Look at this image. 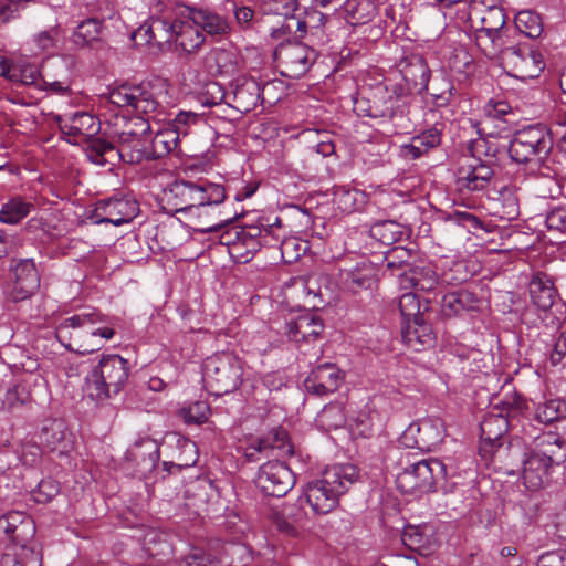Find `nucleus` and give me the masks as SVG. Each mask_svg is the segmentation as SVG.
<instances>
[{"label":"nucleus","instance_id":"nucleus-1","mask_svg":"<svg viewBox=\"0 0 566 566\" xmlns=\"http://www.w3.org/2000/svg\"><path fill=\"white\" fill-rule=\"evenodd\" d=\"M200 233L220 232V242L228 247L230 256L239 263L249 262L260 249L262 238L268 235L275 241L284 237L279 216H261L254 224L240 226L237 223H216L198 228Z\"/></svg>","mask_w":566,"mask_h":566},{"label":"nucleus","instance_id":"nucleus-2","mask_svg":"<svg viewBox=\"0 0 566 566\" xmlns=\"http://www.w3.org/2000/svg\"><path fill=\"white\" fill-rule=\"evenodd\" d=\"M57 339L82 355L94 353L114 337L108 318L98 311H84L62 319L55 329Z\"/></svg>","mask_w":566,"mask_h":566},{"label":"nucleus","instance_id":"nucleus-3","mask_svg":"<svg viewBox=\"0 0 566 566\" xmlns=\"http://www.w3.org/2000/svg\"><path fill=\"white\" fill-rule=\"evenodd\" d=\"M359 471L350 463L327 467L321 478L308 482L304 490L307 503L316 514H327L339 502V497L357 482Z\"/></svg>","mask_w":566,"mask_h":566},{"label":"nucleus","instance_id":"nucleus-4","mask_svg":"<svg viewBox=\"0 0 566 566\" xmlns=\"http://www.w3.org/2000/svg\"><path fill=\"white\" fill-rule=\"evenodd\" d=\"M552 149L551 130L541 124L528 125L516 130L507 145L511 160L520 165L542 163Z\"/></svg>","mask_w":566,"mask_h":566},{"label":"nucleus","instance_id":"nucleus-5","mask_svg":"<svg viewBox=\"0 0 566 566\" xmlns=\"http://www.w3.org/2000/svg\"><path fill=\"white\" fill-rule=\"evenodd\" d=\"M243 366L241 359L229 352L217 353L203 363L202 377L216 395L235 390L242 382Z\"/></svg>","mask_w":566,"mask_h":566},{"label":"nucleus","instance_id":"nucleus-6","mask_svg":"<svg viewBox=\"0 0 566 566\" xmlns=\"http://www.w3.org/2000/svg\"><path fill=\"white\" fill-rule=\"evenodd\" d=\"M84 151L88 160L96 165H115L120 160L134 165L149 160V140L144 136L124 146H115L105 139H93Z\"/></svg>","mask_w":566,"mask_h":566},{"label":"nucleus","instance_id":"nucleus-7","mask_svg":"<svg viewBox=\"0 0 566 566\" xmlns=\"http://www.w3.org/2000/svg\"><path fill=\"white\" fill-rule=\"evenodd\" d=\"M448 468L439 459L417 461L397 475V485L403 493L428 492L448 475Z\"/></svg>","mask_w":566,"mask_h":566},{"label":"nucleus","instance_id":"nucleus-8","mask_svg":"<svg viewBox=\"0 0 566 566\" xmlns=\"http://www.w3.org/2000/svg\"><path fill=\"white\" fill-rule=\"evenodd\" d=\"M497 51L503 66L516 78H536L545 67L542 54L527 43L503 45Z\"/></svg>","mask_w":566,"mask_h":566},{"label":"nucleus","instance_id":"nucleus-9","mask_svg":"<svg viewBox=\"0 0 566 566\" xmlns=\"http://www.w3.org/2000/svg\"><path fill=\"white\" fill-rule=\"evenodd\" d=\"M355 111L359 116L375 119L395 122L408 114V101L402 95L391 94L387 87L378 88L368 99L355 103Z\"/></svg>","mask_w":566,"mask_h":566},{"label":"nucleus","instance_id":"nucleus-10","mask_svg":"<svg viewBox=\"0 0 566 566\" xmlns=\"http://www.w3.org/2000/svg\"><path fill=\"white\" fill-rule=\"evenodd\" d=\"M446 433V424L441 418L427 417L411 422L401 433L399 441L405 448L431 451L443 441Z\"/></svg>","mask_w":566,"mask_h":566},{"label":"nucleus","instance_id":"nucleus-11","mask_svg":"<svg viewBox=\"0 0 566 566\" xmlns=\"http://www.w3.org/2000/svg\"><path fill=\"white\" fill-rule=\"evenodd\" d=\"M275 59L282 69L283 76L300 78L308 72L316 61L317 53L308 45L295 42L281 45L275 51Z\"/></svg>","mask_w":566,"mask_h":566},{"label":"nucleus","instance_id":"nucleus-12","mask_svg":"<svg viewBox=\"0 0 566 566\" xmlns=\"http://www.w3.org/2000/svg\"><path fill=\"white\" fill-rule=\"evenodd\" d=\"M254 482L265 495L282 497L294 486L295 476L283 462L269 461L260 467Z\"/></svg>","mask_w":566,"mask_h":566},{"label":"nucleus","instance_id":"nucleus-13","mask_svg":"<svg viewBox=\"0 0 566 566\" xmlns=\"http://www.w3.org/2000/svg\"><path fill=\"white\" fill-rule=\"evenodd\" d=\"M109 102L118 107H130L142 115H149L159 106L148 84H123L109 92Z\"/></svg>","mask_w":566,"mask_h":566},{"label":"nucleus","instance_id":"nucleus-14","mask_svg":"<svg viewBox=\"0 0 566 566\" xmlns=\"http://www.w3.org/2000/svg\"><path fill=\"white\" fill-rule=\"evenodd\" d=\"M13 281L9 287V297L13 302L29 298L40 286V275L33 259H20L11 264Z\"/></svg>","mask_w":566,"mask_h":566},{"label":"nucleus","instance_id":"nucleus-15","mask_svg":"<svg viewBox=\"0 0 566 566\" xmlns=\"http://www.w3.org/2000/svg\"><path fill=\"white\" fill-rule=\"evenodd\" d=\"M324 328L323 321L313 312H304L285 322L284 335L297 345L311 344L316 340Z\"/></svg>","mask_w":566,"mask_h":566},{"label":"nucleus","instance_id":"nucleus-16","mask_svg":"<svg viewBox=\"0 0 566 566\" xmlns=\"http://www.w3.org/2000/svg\"><path fill=\"white\" fill-rule=\"evenodd\" d=\"M344 381V374L334 364L325 363L314 368L304 380L306 390L316 396L336 391Z\"/></svg>","mask_w":566,"mask_h":566},{"label":"nucleus","instance_id":"nucleus-17","mask_svg":"<svg viewBox=\"0 0 566 566\" xmlns=\"http://www.w3.org/2000/svg\"><path fill=\"white\" fill-rule=\"evenodd\" d=\"M35 531L34 521L25 512L10 511L0 516V533L17 544L29 543Z\"/></svg>","mask_w":566,"mask_h":566},{"label":"nucleus","instance_id":"nucleus-18","mask_svg":"<svg viewBox=\"0 0 566 566\" xmlns=\"http://www.w3.org/2000/svg\"><path fill=\"white\" fill-rule=\"evenodd\" d=\"M481 28L476 29L475 39L481 42L484 38L489 39L495 50L504 45L503 38L507 30H504L506 14L501 7H489L480 18Z\"/></svg>","mask_w":566,"mask_h":566},{"label":"nucleus","instance_id":"nucleus-19","mask_svg":"<svg viewBox=\"0 0 566 566\" xmlns=\"http://www.w3.org/2000/svg\"><path fill=\"white\" fill-rule=\"evenodd\" d=\"M39 439L49 451L57 452L60 455H66L73 447L71 433L67 432L65 422L60 419L44 420Z\"/></svg>","mask_w":566,"mask_h":566},{"label":"nucleus","instance_id":"nucleus-20","mask_svg":"<svg viewBox=\"0 0 566 566\" xmlns=\"http://www.w3.org/2000/svg\"><path fill=\"white\" fill-rule=\"evenodd\" d=\"M95 368L99 377H103L108 386H112L117 392H119L128 380L130 373V364L127 359H124L116 354L102 355L98 364Z\"/></svg>","mask_w":566,"mask_h":566},{"label":"nucleus","instance_id":"nucleus-21","mask_svg":"<svg viewBox=\"0 0 566 566\" xmlns=\"http://www.w3.org/2000/svg\"><path fill=\"white\" fill-rule=\"evenodd\" d=\"M63 134L75 138V144L85 143V147L90 140L95 139L94 136L101 129V122L92 114L85 112L74 113L67 120L60 124Z\"/></svg>","mask_w":566,"mask_h":566},{"label":"nucleus","instance_id":"nucleus-22","mask_svg":"<svg viewBox=\"0 0 566 566\" xmlns=\"http://www.w3.org/2000/svg\"><path fill=\"white\" fill-rule=\"evenodd\" d=\"M188 18L200 31L206 32L210 36H227L231 27L229 21L209 9L188 7Z\"/></svg>","mask_w":566,"mask_h":566},{"label":"nucleus","instance_id":"nucleus-23","mask_svg":"<svg viewBox=\"0 0 566 566\" xmlns=\"http://www.w3.org/2000/svg\"><path fill=\"white\" fill-rule=\"evenodd\" d=\"M261 98V86L253 78H238L234 83L232 103H228L238 112L245 114L253 111Z\"/></svg>","mask_w":566,"mask_h":566},{"label":"nucleus","instance_id":"nucleus-24","mask_svg":"<svg viewBox=\"0 0 566 566\" xmlns=\"http://www.w3.org/2000/svg\"><path fill=\"white\" fill-rule=\"evenodd\" d=\"M492 165L494 164L471 158L467 168L459 169V185L470 190L483 189L494 175Z\"/></svg>","mask_w":566,"mask_h":566},{"label":"nucleus","instance_id":"nucleus-25","mask_svg":"<svg viewBox=\"0 0 566 566\" xmlns=\"http://www.w3.org/2000/svg\"><path fill=\"white\" fill-rule=\"evenodd\" d=\"M528 294L532 304L541 311L549 310L558 296L553 280L541 272L532 276L528 283Z\"/></svg>","mask_w":566,"mask_h":566},{"label":"nucleus","instance_id":"nucleus-26","mask_svg":"<svg viewBox=\"0 0 566 566\" xmlns=\"http://www.w3.org/2000/svg\"><path fill=\"white\" fill-rule=\"evenodd\" d=\"M505 413L501 412H489L480 424L482 450L484 451L488 446L493 448L495 443L503 437L509 430V416L511 409H503Z\"/></svg>","mask_w":566,"mask_h":566},{"label":"nucleus","instance_id":"nucleus-27","mask_svg":"<svg viewBox=\"0 0 566 566\" xmlns=\"http://www.w3.org/2000/svg\"><path fill=\"white\" fill-rule=\"evenodd\" d=\"M552 465L532 448L523 462V480L526 486L531 490L542 488Z\"/></svg>","mask_w":566,"mask_h":566},{"label":"nucleus","instance_id":"nucleus-28","mask_svg":"<svg viewBox=\"0 0 566 566\" xmlns=\"http://www.w3.org/2000/svg\"><path fill=\"white\" fill-rule=\"evenodd\" d=\"M438 275L430 266H415L399 275L398 283L401 290H416L430 292L438 285Z\"/></svg>","mask_w":566,"mask_h":566},{"label":"nucleus","instance_id":"nucleus-29","mask_svg":"<svg viewBox=\"0 0 566 566\" xmlns=\"http://www.w3.org/2000/svg\"><path fill=\"white\" fill-rule=\"evenodd\" d=\"M400 72L403 80L410 84L413 90H417L418 92L428 90L430 69L421 55L413 54L407 57L400 64Z\"/></svg>","mask_w":566,"mask_h":566},{"label":"nucleus","instance_id":"nucleus-30","mask_svg":"<svg viewBox=\"0 0 566 566\" xmlns=\"http://www.w3.org/2000/svg\"><path fill=\"white\" fill-rule=\"evenodd\" d=\"M401 539L407 547L421 555L431 554L436 546L432 528L427 525L406 526Z\"/></svg>","mask_w":566,"mask_h":566},{"label":"nucleus","instance_id":"nucleus-31","mask_svg":"<svg viewBox=\"0 0 566 566\" xmlns=\"http://www.w3.org/2000/svg\"><path fill=\"white\" fill-rule=\"evenodd\" d=\"M99 376L98 371L95 368H92L85 376L82 387L84 399L92 401L96 406L104 405L107 400L118 394L112 386H108V382L103 377Z\"/></svg>","mask_w":566,"mask_h":566},{"label":"nucleus","instance_id":"nucleus-32","mask_svg":"<svg viewBox=\"0 0 566 566\" xmlns=\"http://www.w3.org/2000/svg\"><path fill=\"white\" fill-rule=\"evenodd\" d=\"M205 65L212 75H233L238 71L237 54L222 48L212 49L205 56Z\"/></svg>","mask_w":566,"mask_h":566},{"label":"nucleus","instance_id":"nucleus-33","mask_svg":"<svg viewBox=\"0 0 566 566\" xmlns=\"http://www.w3.org/2000/svg\"><path fill=\"white\" fill-rule=\"evenodd\" d=\"M175 45L186 53H193L206 42V35L193 22L179 21L176 23Z\"/></svg>","mask_w":566,"mask_h":566},{"label":"nucleus","instance_id":"nucleus-34","mask_svg":"<svg viewBox=\"0 0 566 566\" xmlns=\"http://www.w3.org/2000/svg\"><path fill=\"white\" fill-rule=\"evenodd\" d=\"M478 304L479 300L472 292L461 289L443 295L441 311L444 316H453L462 312L474 311L478 308Z\"/></svg>","mask_w":566,"mask_h":566},{"label":"nucleus","instance_id":"nucleus-35","mask_svg":"<svg viewBox=\"0 0 566 566\" xmlns=\"http://www.w3.org/2000/svg\"><path fill=\"white\" fill-rule=\"evenodd\" d=\"M376 13L377 7L373 0H346L342 7L344 19L353 27L368 23Z\"/></svg>","mask_w":566,"mask_h":566},{"label":"nucleus","instance_id":"nucleus-36","mask_svg":"<svg viewBox=\"0 0 566 566\" xmlns=\"http://www.w3.org/2000/svg\"><path fill=\"white\" fill-rule=\"evenodd\" d=\"M533 449L549 463L559 464L566 458V443L556 433H544L536 438Z\"/></svg>","mask_w":566,"mask_h":566},{"label":"nucleus","instance_id":"nucleus-37","mask_svg":"<svg viewBox=\"0 0 566 566\" xmlns=\"http://www.w3.org/2000/svg\"><path fill=\"white\" fill-rule=\"evenodd\" d=\"M403 342L413 350L420 352L427 347H430L434 343V336L431 328L423 324L422 318L419 319L418 324L409 322L405 328H402Z\"/></svg>","mask_w":566,"mask_h":566},{"label":"nucleus","instance_id":"nucleus-38","mask_svg":"<svg viewBox=\"0 0 566 566\" xmlns=\"http://www.w3.org/2000/svg\"><path fill=\"white\" fill-rule=\"evenodd\" d=\"M172 191L176 196H181L184 199V206L176 207L169 212H187L192 208L205 207V190L203 186H198L193 182H182L176 185Z\"/></svg>","mask_w":566,"mask_h":566},{"label":"nucleus","instance_id":"nucleus-39","mask_svg":"<svg viewBox=\"0 0 566 566\" xmlns=\"http://www.w3.org/2000/svg\"><path fill=\"white\" fill-rule=\"evenodd\" d=\"M338 282L342 290L357 293L359 290L370 286V269L356 266L350 270H340L338 274Z\"/></svg>","mask_w":566,"mask_h":566},{"label":"nucleus","instance_id":"nucleus-40","mask_svg":"<svg viewBox=\"0 0 566 566\" xmlns=\"http://www.w3.org/2000/svg\"><path fill=\"white\" fill-rule=\"evenodd\" d=\"M178 20L170 21L164 17L149 18V33L153 35L154 46L163 50L165 45L174 42L176 23Z\"/></svg>","mask_w":566,"mask_h":566},{"label":"nucleus","instance_id":"nucleus-41","mask_svg":"<svg viewBox=\"0 0 566 566\" xmlns=\"http://www.w3.org/2000/svg\"><path fill=\"white\" fill-rule=\"evenodd\" d=\"M504 149L507 150L506 145L501 144L497 139L489 138H478L471 140L468 146V151L471 158H476L478 160H485L493 164L496 163L499 154Z\"/></svg>","mask_w":566,"mask_h":566},{"label":"nucleus","instance_id":"nucleus-42","mask_svg":"<svg viewBox=\"0 0 566 566\" xmlns=\"http://www.w3.org/2000/svg\"><path fill=\"white\" fill-rule=\"evenodd\" d=\"M178 143V132L164 129L149 139V160L159 159L172 151Z\"/></svg>","mask_w":566,"mask_h":566},{"label":"nucleus","instance_id":"nucleus-43","mask_svg":"<svg viewBox=\"0 0 566 566\" xmlns=\"http://www.w3.org/2000/svg\"><path fill=\"white\" fill-rule=\"evenodd\" d=\"M109 210L111 212H139V205L135 197L128 192H116L113 196L99 200L92 212Z\"/></svg>","mask_w":566,"mask_h":566},{"label":"nucleus","instance_id":"nucleus-44","mask_svg":"<svg viewBox=\"0 0 566 566\" xmlns=\"http://www.w3.org/2000/svg\"><path fill=\"white\" fill-rule=\"evenodd\" d=\"M537 421L548 424L566 418V401L562 398H549L538 402L535 409Z\"/></svg>","mask_w":566,"mask_h":566},{"label":"nucleus","instance_id":"nucleus-45","mask_svg":"<svg viewBox=\"0 0 566 566\" xmlns=\"http://www.w3.org/2000/svg\"><path fill=\"white\" fill-rule=\"evenodd\" d=\"M302 15L305 34L310 31L311 34L318 35L322 29L331 33L332 29L339 23V19L337 17L326 15L314 9L305 10Z\"/></svg>","mask_w":566,"mask_h":566},{"label":"nucleus","instance_id":"nucleus-46","mask_svg":"<svg viewBox=\"0 0 566 566\" xmlns=\"http://www.w3.org/2000/svg\"><path fill=\"white\" fill-rule=\"evenodd\" d=\"M30 398L23 385L8 384L0 386V408L7 410H13L28 402Z\"/></svg>","mask_w":566,"mask_h":566},{"label":"nucleus","instance_id":"nucleus-47","mask_svg":"<svg viewBox=\"0 0 566 566\" xmlns=\"http://www.w3.org/2000/svg\"><path fill=\"white\" fill-rule=\"evenodd\" d=\"M514 23L515 29L521 34L531 39L539 38L543 32L541 17L531 10L520 11L515 17Z\"/></svg>","mask_w":566,"mask_h":566},{"label":"nucleus","instance_id":"nucleus-48","mask_svg":"<svg viewBox=\"0 0 566 566\" xmlns=\"http://www.w3.org/2000/svg\"><path fill=\"white\" fill-rule=\"evenodd\" d=\"M446 220L465 228L468 232L475 235H478L480 231L491 233L496 228L494 223L476 214H447Z\"/></svg>","mask_w":566,"mask_h":566},{"label":"nucleus","instance_id":"nucleus-49","mask_svg":"<svg viewBox=\"0 0 566 566\" xmlns=\"http://www.w3.org/2000/svg\"><path fill=\"white\" fill-rule=\"evenodd\" d=\"M284 1L285 11L282 13L284 15V21L281 25L283 32L289 35H293L294 38H304V24L302 23L303 15L302 13H293L295 10H297L295 0Z\"/></svg>","mask_w":566,"mask_h":566},{"label":"nucleus","instance_id":"nucleus-50","mask_svg":"<svg viewBox=\"0 0 566 566\" xmlns=\"http://www.w3.org/2000/svg\"><path fill=\"white\" fill-rule=\"evenodd\" d=\"M101 29V20L96 18L86 19L77 25L73 34V41L76 45H87L98 39Z\"/></svg>","mask_w":566,"mask_h":566},{"label":"nucleus","instance_id":"nucleus-51","mask_svg":"<svg viewBox=\"0 0 566 566\" xmlns=\"http://www.w3.org/2000/svg\"><path fill=\"white\" fill-rule=\"evenodd\" d=\"M452 90V82L443 74H439L433 77L430 85L428 84L426 91L432 96L434 104L441 107L449 103Z\"/></svg>","mask_w":566,"mask_h":566},{"label":"nucleus","instance_id":"nucleus-52","mask_svg":"<svg viewBox=\"0 0 566 566\" xmlns=\"http://www.w3.org/2000/svg\"><path fill=\"white\" fill-rule=\"evenodd\" d=\"M399 311L405 322L408 324L409 322H413L415 324L419 323V319L422 318L420 313V302L418 296L413 291H408L399 297L398 302Z\"/></svg>","mask_w":566,"mask_h":566},{"label":"nucleus","instance_id":"nucleus-53","mask_svg":"<svg viewBox=\"0 0 566 566\" xmlns=\"http://www.w3.org/2000/svg\"><path fill=\"white\" fill-rule=\"evenodd\" d=\"M296 509L292 505L285 506L282 512L274 511L272 520L281 532L289 535L296 533L295 524L302 520V513L295 512Z\"/></svg>","mask_w":566,"mask_h":566},{"label":"nucleus","instance_id":"nucleus-54","mask_svg":"<svg viewBox=\"0 0 566 566\" xmlns=\"http://www.w3.org/2000/svg\"><path fill=\"white\" fill-rule=\"evenodd\" d=\"M276 441L274 444H270L268 440L259 439L252 441L245 449V457L249 461H258L260 458L259 453L265 452L268 449H283L285 448L284 440L286 438V433L284 431H276L274 433Z\"/></svg>","mask_w":566,"mask_h":566},{"label":"nucleus","instance_id":"nucleus-55","mask_svg":"<svg viewBox=\"0 0 566 566\" xmlns=\"http://www.w3.org/2000/svg\"><path fill=\"white\" fill-rule=\"evenodd\" d=\"M60 28L57 25L51 27L34 34L32 42L38 52H49L57 46L60 39Z\"/></svg>","mask_w":566,"mask_h":566},{"label":"nucleus","instance_id":"nucleus-56","mask_svg":"<svg viewBox=\"0 0 566 566\" xmlns=\"http://www.w3.org/2000/svg\"><path fill=\"white\" fill-rule=\"evenodd\" d=\"M224 88L214 81L205 83L199 92V101L203 106H214L221 104L226 98Z\"/></svg>","mask_w":566,"mask_h":566},{"label":"nucleus","instance_id":"nucleus-57","mask_svg":"<svg viewBox=\"0 0 566 566\" xmlns=\"http://www.w3.org/2000/svg\"><path fill=\"white\" fill-rule=\"evenodd\" d=\"M59 484L51 479L41 480L36 489L32 492V496L38 503H48L59 494Z\"/></svg>","mask_w":566,"mask_h":566},{"label":"nucleus","instance_id":"nucleus-58","mask_svg":"<svg viewBox=\"0 0 566 566\" xmlns=\"http://www.w3.org/2000/svg\"><path fill=\"white\" fill-rule=\"evenodd\" d=\"M319 421L329 428H339L345 424V415L340 406L331 405L324 407L319 415Z\"/></svg>","mask_w":566,"mask_h":566},{"label":"nucleus","instance_id":"nucleus-59","mask_svg":"<svg viewBox=\"0 0 566 566\" xmlns=\"http://www.w3.org/2000/svg\"><path fill=\"white\" fill-rule=\"evenodd\" d=\"M209 410V406L206 402L197 401L182 409L184 420L187 423L200 424L207 420Z\"/></svg>","mask_w":566,"mask_h":566},{"label":"nucleus","instance_id":"nucleus-60","mask_svg":"<svg viewBox=\"0 0 566 566\" xmlns=\"http://www.w3.org/2000/svg\"><path fill=\"white\" fill-rule=\"evenodd\" d=\"M123 124L119 126L116 124V128L128 132L147 135L150 132V124L147 118L136 116L133 118H122Z\"/></svg>","mask_w":566,"mask_h":566},{"label":"nucleus","instance_id":"nucleus-61","mask_svg":"<svg viewBox=\"0 0 566 566\" xmlns=\"http://www.w3.org/2000/svg\"><path fill=\"white\" fill-rule=\"evenodd\" d=\"M30 2V0L0 1V20L6 22L14 18L21 10H24Z\"/></svg>","mask_w":566,"mask_h":566},{"label":"nucleus","instance_id":"nucleus-62","mask_svg":"<svg viewBox=\"0 0 566 566\" xmlns=\"http://www.w3.org/2000/svg\"><path fill=\"white\" fill-rule=\"evenodd\" d=\"M40 73L33 65H19L14 83L23 85H40Z\"/></svg>","mask_w":566,"mask_h":566},{"label":"nucleus","instance_id":"nucleus-63","mask_svg":"<svg viewBox=\"0 0 566 566\" xmlns=\"http://www.w3.org/2000/svg\"><path fill=\"white\" fill-rule=\"evenodd\" d=\"M537 566H566V551H552L542 554Z\"/></svg>","mask_w":566,"mask_h":566},{"label":"nucleus","instance_id":"nucleus-64","mask_svg":"<svg viewBox=\"0 0 566 566\" xmlns=\"http://www.w3.org/2000/svg\"><path fill=\"white\" fill-rule=\"evenodd\" d=\"M187 566H228L221 559L203 553H195L187 558Z\"/></svg>","mask_w":566,"mask_h":566}]
</instances>
